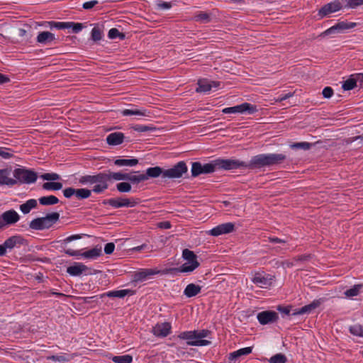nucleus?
<instances>
[{"label":"nucleus","mask_w":363,"mask_h":363,"mask_svg":"<svg viewBox=\"0 0 363 363\" xmlns=\"http://www.w3.org/2000/svg\"><path fill=\"white\" fill-rule=\"evenodd\" d=\"M128 294V291L126 290H119V291H110L106 294H104L101 295V297H104L105 296H107L108 297H119L123 298Z\"/></svg>","instance_id":"79ce46f5"},{"label":"nucleus","mask_w":363,"mask_h":363,"mask_svg":"<svg viewBox=\"0 0 363 363\" xmlns=\"http://www.w3.org/2000/svg\"><path fill=\"white\" fill-rule=\"evenodd\" d=\"M210 331L208 330H196L197 340H203V338L208 337Z\"/></svg>","instance_id":"13d9d810"},{"label":"nucleus","mask_w":363,"mask_h":363,"mask_svg":"<svg viewBox=\"0 0 363 363\" xmlns=\"http://www.w3.org/2000/svg\"><path fill=\"white\" fill-rule=\"evenodd\" d=\"M257 319L260 324L267 325L275 322L278 319V314L272 311H265L257 314Z\"/></svg>","instance_id":"9d476101"},{"label":"nucleus","mask_w":363,"mask_h":363,"mask_svg":"<svg viewBox=\"0 0 363 363\" xmlns=\"http://www.w3.org/2000/svg\"><path fill=\"white\" fill-rule=\"evenodd\" d=\"M178 337L181 340H186V344L191 346H206L211 343L206 340H197L196 330L182 332Z\"/></svg>","instance_id":"423d86ee"},{"label":"nucleus","mask_w":363,"mask_h":363,"mask_svg":"<svg viewBox=\"0 0 363 363\" xmlns=\"http://www.w3.org/2000/svg\"><path fill=\"white\" fill-rule=\"evenodd\" d=\"M342 9V5L340 2L337 0L327 4L325 6H323L319 11L318 15L323 18L325 16H327L329 13L337 11Z\"/></svg>","instance_id":"ddd939ff"},{"label":"nucleus","mask_w":363,"mask_h":363,"mask_svg":"<svg viewBox=\"0 0 363 363\" xmlns=\"http://www.w3.org/2000/svg\"><path fill=\"white\" fill-rule=\"evenodd\" d=\"M122 114L123 116H130V115H137V116H147L145 111H142L138 109H124L122 111Z\"/></svg>","instance_id":"a18cd8bd"},{"label":"nucleus","mask_w":363,"mask_h":363,"mask_svg":"<svg viewBox=\"0 0 363 363\" xmlns=\"http://www.w3.org/2000/svg\"><path fill=\"white\" fill-rule=\"evenodd\" d=\"M235 226L232 223H226L218 225L211 229L208 233L213 236H218L223 234H227L234 230Z\"/></svg>","instance_id":"f8f14e48"},{"label":"nucleus","mask_w":363,"mask_h":363,"mask_svg":"<svg viewBox=\"0 0 363 363\" xmlns=\"http://www.w3.org/2000/svg\"><path fill=\"white\" fill-rule=\"evenodd\" d=\"M0 155L5 159L10 158L13 157V153L10 152L7 148L1 147L0 148Z\"/></svg>","instance_id":"052dcab7"},{"label":"nucleus","mask_w":363,"mask_h":363,"mask_svg":"<svg viewBox=\"0 0 363 363\" xmlns=\"http://www.w3.org/2000/svg\"><path fill=\"white\" fill-rule=\"evenodd\" d=\"M216 165L218 169H223L226 170L238 169L241 167H247V164L237 160H216Z\"/></svg>","instance_id":"6e6552de"},{"label":"nucleus","mask_w":363,"mask_h":363,"mask_svg":"<svg viewBox=\"0 0 363 363\" xmlns=\"http://www.w3.org/2000/svg\"><path fill=\"white\" fill-rule=\"evenodd\" d=\"M91 38L94 41H97L101 39V30L97 28L94 27L91 30Z\"/></svg>","instance_id":"6e6d98bb"},{"label":"nucleus","mask_w":363,"mask_h":363,"mask_svg":"<svg viewBox=\"0 0 363 363\" xmlns=\"http://www.w3.org/2000/svg\"><path fill=\"white\" fill-rule=\"evenodd\" d=\"M171 330V325L167 322L157 323L152 328V333L157 337H167Z\"/></svg>","instance_id":"4468645a"},{"label":"nucleus","mask_w":363,"mask_h":363,"mask_svg":"<svg viewBox=\"0 0 363 363\" xmlns=\"http://www.w3.org/2000/svg\"><path fill=\"white\" fill-rule=\"evenodd\" d=\"M182 257L186 260L182 265L173 270L182 273L191 272L199 266V262L197 261V257L193 251L188 249H184L182 252Z\"/></svg>","instance_id":"7ed1b4c3"},{"label":"nucleus","mask_w":363,"mask_h":363,"mask_svg":"<svg viewBox=\"0 0 363 363\" xmlns=\"http://www.w3.org/2000/svg\"><path fill=\"white\" fill-rule=\"evenodd\" d=\"M62 188V184L60 182H45L43 184V189L45 190H60Z\"/></svg>","instance_id":"f704fd0d"},{"label":"nucleus","mask_w":363,"mask_h":363,"mask_svg":"<svg viewBox=\"0 0 363 363\" xmlns=\"http://www.w3.org/2000/svg\"><path fill=\"white\" fill-rule=\"evenodd\" d=\"M40 177L47 181H56L60 179V176L57 173H45Z\"/></svg>","instance_id":"09e8293b"},{"label":"nucleus","mask_w":363,"mask_h":363,"mask_svg":"<svg viewBox=\"0 0 363 363\" xmlns=\"http://www.w3.org/2000/svg\"><path fill=\"white\" fill-rule=\"evenodd\" d=\"M268 166L281 164L286 160V157L284 154H267Z\"/></svg>","instance_id":"393cba45"},{"label":"nucleus","mask_w":363,"mask_h":363,"mask_svg":"<svg viewBox=\"0 0 363 363\" xmlns=\"http://www.w3.org/2000/svg\"><path fill=\"white\" fill-rule=\"evenodd\" d=\"M218 169L217 165H216V160L211 163H207L203 165V174H209L215 172Z\"/></svg>","instance_id":"37998d69"},{"label":"nucleus","mask_w":363,"mask_h":363,"mask_svg":"<svg viewBox=\"0 0 363 363\" xmlns=\"http://www.w3.org/2000/svg\"><path fill=\"white\" fill-rule=\"evenodd\" d=\"M37 205V201L31 199L28 200L26 203L20 205V210L23 213L27 214L31 211V209L36 208Z\"/></svg>","instance_id":"cd10ccee"},{"label":"nucleus","mask_w":363,"mask_h":363,"mask_svg":"<svg viewBox=\"0 0 363 363\" xmlns=\"http://www.w3.org/2000/svg\"><path fill=\"white\" fill-rule=\"evenodd\" d=\"M55 39V35L49 31H43L37 36V42L40 44H48Z\"/></svg>","instance_id":"b1692460"},{"label":"nucleus","mask_w":363,"mask_h":363,"mask_svg":"<svg viewBox=\"0 0 363 363\" xmlns=\"http://www.w3.org/2000/svg\"><path fill=\"white\" fill-rule=\"evenodd\" d=\"M60 219V213L53 212L44 217L33 219L29 223L30 228L35 230H43L50 228Z\"/></svg>","instance_id":"f03ea898"},{"label":"nucleus","mask_w":363,"mask_h":363,"mask_svg":"<svg viewBox=\"0 0 363 363\" xmlns=\"http://www.w3.org/2000/svg\"><path fill=\"white\" fill-rule=\"evenodd\" d=\"M323 96L325 99H330L333 94V90L331 87L327 86L323 90Z\"/></svg>","instance_id":"680f3d73"},{"label":"nucleus","mask_w":363,"mask_h":363,"mask_svg":"<svg viewBox=\"0 0 363 363\" xmlns=\"http://www.w3.org/2000/svg\"><path fill=\"white\" fill-rule=\"evenodd\" d=\"M160 271L153 269H144L141 272H139L135 274V278L137 280H145L147 277L153 276L155 274H159Z\"/></svg>","instance_id":"bb28decb"},{"label":"nucleus","mask_w":363,"mask_h":363,"mask_svg":"<svg viewBox=\"0 0 363 363\" xmlns=\"http://www.w3.org/2000/svg\"><path fill=\"white\" fill-rule=\"evenodd\" d=\"M25 239L21 235H13L5 240V246L9 250H12L16 246L23 245Z\"/></svg>","instance_id":"6ab92c4d"},{"label":"nucleus","mask_w":363,"mask_h":363,"mask_svg":"<svg viewBox=\"0 0 363 363\" xmlns=\"http://www.w3.org/2000/svg\"><path fill=\"white\" fill-rule=\"evenodd\" d=\"M357 26L356 23H346L344 21L339 22L336 25L330 27V28L327 29L323 34L325 35H330L333 33H335L336 31H340L346 29H351L354 28Z\"/></svg>","instance_id":"dca6fc26"},{"label":"nucleus","mask_w":363,"mask_h":363,"mask_svg":"<svg viewBox=\"0 0 363 363\" xmlns=\"http://www.w3.org/2000/svg\"><path fill=\"white\" fill-rule=\"evenodd\" d=\"M257 111V106L249 103H243L235 106L225 108L222 111L223 113H243L247 112L250 114H253Z\"/></svg>","instance_id":"0eeeda50"},{"label":"nucleus","mask_w":363,"mask_h":363,"mask_svg":"<svg viewBox=\"0 0 363 363\" xmlns=\"http://www.w3.org/2000/svg\"><path fill=\"white\" fill-rule=\"evenodd\" d=\"M319 305L318 301H313L311 304L306 305L301 308H300L298 311L294 312V315H298V314H303L306 313H310L312 310L316 308Z\"/></svg>","instance_id":"473e14b6"},{"label":"nucleus","mask_w":363,"mask_h":363,"mask_svg":"<svg viewBox=\"0 0 363 363\" xmlns=\"http://www.w3.org/2000/svg\"><path fill=\"white\" fill-rule=\"evenodd\" d=\"M114 164L117 166L133 167L138 164V160H137V159H118L114 161Z\"/></svg>","instance_id":"c756f323"},{"label":"nucleus","mask_w":363,"mask_h":363,"mask_svg":"<svg viewBox=\"0 0 363 363\" xmlns=\"http://www.w3.org/2000/svg\"><path fill=\"white\" fill-rule=\"evenodd\" d=\"M269 362L270 363H285L286 362V357L284 354L279 353L272 356Z\"/></svg>","instance_id":"c03bdc74"},{"label":"nucleus","mask_w":363,"mask_h":363,"mask_svg":"<svg viewBox=\"0 0 363 363\" xmlns=\"http://www.w3.org/2000/svg\"><path fill=\"white\" fill-rule=\"evenodd\" d=\"M48 24L50 26L51 28H55L57 29H67L69 26V24H67V22L50 21L48 22Z\"/></svg>","instance_id":"de8ad7c7"},{"label":"nucleus","mask_w":363,"mask_h":363,"mask_svg":"<svg viewBox=\"0 0 363 363\" xmlns=\"http://www.w3.org/2000/svg\"><path fill=\"white\" fill-rule=\"evenodd\" d=\"M75 193L76 189L72 187L67 188L63 191L64 196L66 198H70L73 195H75Z\"/></svg>","instance_id":"0e129e2a"},{"label":"nucleus","mask_w":363,"mask_h":363,"mask_svg":"<svg viewBox=\"0 0 363 363\" xmlns=\"http://www.w3.org/2000/svg\"><path fill=\"white\" fill-rule=\"evenodd\" d=\"M133 128L138 132H146L152 130H155V128L153 127L147 126V125H135L133 127Z\"/></svg>","instance_id":"bf43d9fd"},{"label":"nucleus","mask_w":363,"mask_h":363,"mask_svg":"<svg viewBox=\"0 0 363 363\" xmlns=\"http://www.w3.org/2000/svg\"><path fill=\"white\" fill-rule=\"evenodd\" d=\"M201 174H203V165L199 162H193L191 166L192 177H196Z\"/></svg>","instance_id":"e433bc0d"},{"label":"nucleus","mask_w":363,"mask_h":363,"mask_svg":"<svg viewBox=\"0 0 363 363\" xmlns=\"http://www.w3.org/2000/svg\"><path fill=\"white\" fill-rule=\"evenodd\" d=\"M48 359H51L53 361H58V362H67L69 360L68 358H67L65 356L60 355V356H55L52 355L47 357Z\"/></svg>","instance_id":"e2e57ef3"},{"label":"nucleus","mask_w":363,"mask_h":363,"mask_svg":"<svg viewBox=\"0 0 363 363\" xmlns=\"http://www.w3.org/2000/svg\"><path fill=\"white\" fill-rule=\"evenodd\" d=\"M194 19L196 21H206L208 22L210 21V16L207 13L200 12L197 15L194 16Z\"/></svg>","instance_id":"603ef678"},{"label":"nucleus","mask_w":363,"mask_h":363,"mask_svg":"<svg viewBox=\"0 0 363 363\" xmlns=\"http://www.w3.org/2000/svg\"><path fill=\"white\" fill-rule=\"evenodd\" d=\"M67 24L69 25L68 28H72L74 33L79 32L83 28L82 23H80L67 22Z\"/></svg>","instance_id":"4d7b16f0"},{"label":"nucleus","mask_w":363,"mask_h":363,"mask_svg":"<svg viewBox=\"0 0 363 363\" xmlns=\"http://www.w3.org/2000/svg\"><path fill=\"white\" fill-rule=\"evenodd\" d=\"M108 37L111 39H114L117 37L123 39L125 38V35L122 33H120L117 28H111L108 31Z\"/></svg>","instance_id":"8fccbe9b"},{"label":"nucleus","mask_w":363,"mask_h":363,"mask_svg":"<svg viewBox=\"0 0 363 363\" xmlns=\"http://www.w3.org/2000/svg\"><path fill=\"white\" fill-rule=\"evenodd\" d=\"M357 79L350 78L342 84V87L345 91L352 90L357 86Z\"/></svg>","instance_id":"ea45409f"},{"label":"nucleus","mask_w":363,"mask_h":363,"mask_svg":"<svg viewBox=\"0 0 363 363\" xmlns=\"http://www.w3.org/2000/svg\"><path fill=\"white\" fill-rule=\"evenodd\" d=\"M268 166L267 155L261 154L253 157L249 164H247V167L250 169L262 168Z\"/></svg>","instance_id":"9b49d317"},{"label":"nucleus","mask_w":363,"mask_h":363,"mask_svg":"<svg viewBox=\"0 0 363 363\" xmlns=\"http://www.w3.org/2000/svg\"><path fill=\"white\" fill-rule=\"evenodd\" d=\"M163 173L164 170L160 167H150L148 168L146 170V174H144L145 176H146V180L148 179L150 177L155 178L159 177L160 175H162L163 177Z\"/></svg>","instance_id":"c85d7f7f"},{"label":"nucleus","mask_w":363,"mask_h":363,"mask_svg":"<svg viewBox=\"0 0 363 363\" xmlns=\"http://www.w3.org/2000/svg\"><path fill=\"white\" fill-rule=\"evenodd\" d=\"M115 248V245L113 242H108L105 245L104 252L107 255L111 254Z\"/></svg>","instance_id":"69168bd1"},{"label":"nucleus","mask_w":363,"mask_h":363,"mask_svg":"<svg viewBox=\"0 0 363 363\" xmlns=\"http://www.w3.org/2000/svg\"><path fill=\"white\" fill-rule=\"evenodd\" d=\"M362 286L363 285L362 284L355 285L352 289L345 291L344 294L347 297L356 296L359 294V291Z\"/></svg>","instance_id":"58836bf2"},{"label":"nucleus","mask_w":363,"mask_h":363,"mask_svg":"<svg viewBox=\"0 0 363 363\" xmlns=\"http://www.w3.org/2000/svg\"><path fill=\"white\" fill-rule=\"evenodd\" d=\"M124 138V134L123 133L115 132L107 136L106 142L110 145H118L123 142Z\"/></svg>","instance_id":"412c9836"},{"label":"nucleus","mask_w":363,"mask_h":363,"mask_svg":"<svg viewBox=\"0 0 363 363\" xmlns=\"http://www.w3.org/2000/svg\"><path fill=\"white\" fill-rule=\"evenodd\" d=\"M107 203L114 208H121L123 206L133 207L138 204V202L134 199L117 198L108 200Z\"/></svg>","instance_id":"1a4fd4ad"},{"label":"nucleus","mask_w":363,"mask_h":363,"mask_svg":"<svg viewBox=\"0 0 363 363\" xmlns=\"http://www.w3.org/2000/svg\"><path fill=\"white\" fill-rule=\"evenodd\" d=\"M187 172V166L183 161L179 162L172 168L164 170L163 178L177 179Z\"/></svg>","instance_id":"39448f33"},{"label":"nucleus","mask_w":363,"mask_h":363,"mask_svg":"<svg viewBox=\"0 0 363 363\" xmlns=\"http://www.w3.org/2000/svg\"><path fill=\"white\" fill-rule=\"evenodd\" d=\"M109 177L107 172H100L95 175H84L79 179L81 184H94L92 191L100 194L108 187Z\"/></svg>","instance_id":"f257e3e1"},{"label":"nucleus","mask_w":363,"mask_h":363,"mask_svg":"<svg viewBox=\"0 0 363 363\" xmlns=\"http://www.w3.org/2000/svg\"><path fill=\"white\" fill-rule=\"evenodd\" d=\"M350 330L353 335L357 336L363 335V329L360 325H354L351 326Z\"/></svg>","instance_id":"3c124183"},{"label":"nucleus","mask_w":363,"mask_h":363,"mask_svg":"<svg viewBox=\"0 0 363 363\" xmlns=\"http://www.w3.org/2000/svg\"><path fill=\"white\" fill-rule=\"evenodd\" d=\"M252 281L254 284H257L261 287L268 286L272 284L270 279L262 276L260 273H256Z\"/></svg>","instance_id":"a878e982"},{"label":"nucleus","mask_w":363,"mask_h":363,"mask_svg":"<svg viewBox=\"0 0 363 363\" xmlns=\"http://www.w3.org/2000/svg\"><path fill=\"white\" fill-rule=\"evenodd\" d=\"M101 254V247H94L93 249L88 250L86 252H84L81 254V256L88 258V259H94L99 256H100Z\"/></svg>","instance_id":"7c9ffc66"},{"label":"nucleus","mask_w":363,"mask_h":363,"mask_svg":"<svg viewBox=\"0 0 363 363\" xmlns=\"http://www.w3.org/2000/svg\"><path fill=\"white\" fill-rule=\"evenodd\" d=\"M88 269L86 265L82 263H76L74 265L67 267V272L72 276H79Z\"/></svg>","instance_id":"4be33fe9"},{"label":"nucleus","mask_w":363,"mask_h":363,"mask_svg":"<svg viewBox=\"0 0 363 363\" xmlns=\"http://www.w3.org/2000/svg\"><path fill=\"white\" fill-rule=\"evenodd\" d=\"M11 169H0V185L13 186L17 184V180L11 177Z\"/></svg>","instance_id":"2eb2a0df"},{"label":"nucleus","mask_w":363,"mask_h":363,"mask_svg":"<svg viewBox=\"0 0 363 363\" xmlns=\"http://www.w3.org/2000/svg\"><path fill=\"white\" fill-rule=\"evenodd\" d=\"M107 174L109 177V181L111 179L116 181H125L127 180L128 178V174L126 173L108 172Z\"/></svg>","instance_id":"72a5a7b5"},{"label":"nucleus","mask_w":363,"mask_h":363,"mask_svg":"<svg viewBox=\"0 0 363 363\" xmlns=\"http://www.w3.org/2000/svg\"><path fill=\"white\" fill-rule=\"evenodd\" d=\"M97 4H98V1H96V0H93V1L85 2L83 4V9H86V10L91 9L94 6H96Z\"/></svg>","instance_id":"338daca9"},{"label":"nucleus","mask_w":363,"mask_h":363,"mask_svg":"<svg viewBox=\"0 0 363 363\" xmlns=\"http://www.w3.org/2000/svg\"><path fill=\"white\" fill-rule=\"evenodd\" d=\"M157 227L162 229H169L171 223L169 221H163L157 223Z\"/></svg>","instance_id":"774afa93"},{"label":"nucleus","mask_w":363,"mask_h":363,"mask_svg":"<svg viewBox=\"0 0 363 363\" xmlns=\"http://www.w3.org/2000/svg\"><path fill=\"white\" fill-rule=\"evenodd\" d=\"M312 144L307 142L296 143L291 145V148H301L303 150H308L311 148Z\"/></svg>","instance_id":"864d4df0"},{"label":"nucleus","mask_w":363,"mask_h":363,"mask_svg":"<svg viewBox=\"0 0 363 363\" xmlns=\"http://www.w3.org/2000/svg\"><path fill=\"white\" fill-rule=\"evenodd\" d=\"M91 191L87 189H76L75 196L79 199H87L91 196Z\"/></svg>","instance_id":"c9c22d12"},{"label":"nucleus","mask_w":363,"mask_h":363,"mask_svg":"<svg viewBox=\"0 0 363 363\" xmlns=\"http://www.w3.org/2000/svg\"><path fill=\"white\" fill-rule=\"evenodd\" d=\"M116 189L119 192L126 193L131 190V185L128 182H121L117 184Z\"/></svg>","instance_id":"49530a36"},{"label":"nucleus","mask_w":363,"mask_h":363,"mask_svg":"<svg viewBox=\"0 0 363 363\" xmlns=\"http://www.w3.org/2000/svg\"><path fill=\"white\" fill-rule=\"evenodd\" d=\"M3 220L6 225H11L17 223L20 216L14 210L6 211L1 214Z\"/></svg>","instance_id":"a211bd4d"},{"label":"nucleus","mask_w":363,"mask_h":363,"mask_svg":"<svg viewBox=\"0 0 363 363\" xmlns=\"http://www.w3.org/2000/svg\"><path fill=\"white\" fill-rule=\"evenodd\" d=\"M14 179L17 180V183L31 184L34 183L37 178V173L30 169L23 168H17L13 172Z\"/></svg>","instance_id":"20e7f679"},{"label":"nucleus","mask_w":363,"mask_h":363,"mask_svg":"<svg viewBox=\"0 0 363 363\" xmlns=\"http://www.w3.org/2000/svg\"><path fill=\"white\" fill-rule=\"evenodd\" d=\"M346 6L351 9H355L359 6L363 5V0H346Z\"/></svg>","instance_id":"5fc2aeb1"},{"label":"nucleus","mask_w":363,"mask_h":363,"mask_svg":"<svg viewBox=\"0 0 363 363\" xmlns=\"http://www.w3.org/2000/svg\"><path fill=\"white\" fill-rule=\"evenodd\" d=\"M252 350V347H247L230 353L228 356V363H235L237 359L241 356L250 354Z\"/></svg>","instance_id":"aec40b11"},{"label":"nucleus","mask_w":363,"mask_h":363,"mask_svg":"<svg viewBox=\"0 0 363 363\" xmlns=\"http://www.w3.org/2000/svg\"><path fill=\"white\" fill-rule=\"evenodd\" d=\"M145 180H146V176H145L144 174L139 175H132L128 174L127 181H129L132 183L138 184Z\"/></svg>","instance_id":"a19ab883"},{"label":"nucleus","mask_w":363,"mask_h":363,"mask_svg":"<svg viewBox=\"0 0 363 363\" xmlns=\"http://www.w3.org/2000/svg\"><path fill=\"white\" fill-rule=\"evenodd\" d=\"M112 360L115 363H131L133 361V357L129 354L123 356H114L112 357Z\"/></svg>","instance_id":"4c0bfd02"},{"label":"nucleus","mask_w":363,"mask_h":363,"mask_svg":"<svg viewBox=\"0 0 363 363\" xmlns=\"http://www.w3.org/2000/svg\"><path fill=\"white\" fill-rule=\"evenodd\" d=\"M201 286L199 285L189 284L186 286L184 291V294L188 298H191L199 294L201 292Z\"/></svg>","instance_id":"5701e85b"},{"label":"nucleus","mask_w":363,"mask_h":363,"mask_svg":"<svg viewBox=\"0 0 363 363\" xmlns=\"http://www.w3.org/2000/svg\"><path fill=\"white\" fill-rule=\"evenodd\" d=\"M39 202L43 206H51L59 202V199L55 196H43L39 199Z\"/></svg>","instance_id":"2f4dec72"},{"label":"nucleus","mask_w":363,"mask_h":363,"mask_svg":"<svg viewBox=\"0 0 363 363\" xmlns=\"http://www.w3.org/2000/svg\"><path fill=\"white\" fill-rule=\"evenodd\" d=\"M219 86V82L214 81H208L207 79H200L198 82V87L196 92H207L212 88H217Z\"/></svg>","instance_id":"f3484780"}]
</instances>
